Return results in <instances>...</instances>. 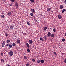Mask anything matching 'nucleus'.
Returning a JSON list of instances; mask_svg holds the SVG:
<instances>
[{"instance_id": "f257e3e1", "label": "nucleus", "mask_w": 66, "mask_h": 66, "mask_svg": "<svg viewBox=\"0 0 66 66\" xmlns=\"http://www.w3.org/2000/svg\"><path fill=\"white\" fill-rule=\"evenodd\" d=\"M31 12H32V13H35V10L33 9H32L31 10Z\"/></svg>"}, {"instance_id": "f03ea898", "label": "nucleus", "mask_w": 66, "mask_h": 66, "mask_svg": "<svg viewBox=\"0 0 66 66\" xmlns=\"http://www.w3.org/2000/svg\"><path fill=\"white\" fill-rule=\"evenodd\" d=\"M51 33H50V32H48L47 34V35H48L47 37H50V36H51Z\"/></svg>"}, {"instance_id": "7ed1b4c3", "label": "nucleus", "mask_w": 66, "mask_h": 66, "mask_svg": "<svg viewBox=\"0 0 66 66\" xmlns=\"http://www.w3.org/2000/svg\"><path fill=\"white\" fill-rule=\"evenodd\" d=\"M10 55H11V56H12L13 55V52L12 51L10 52H9Z\"/></svg>"}, {"instance_id": "20e7f679", "label": "nucleus", "mask_w": 66, "mask_h": 66, "mask_svg": "<svg viewBox=\"0 0 66 66\" xmlns=\"http://www.w3.org/2000/svg\"><path fill=\"white\" fill-rule=\"evenodd\" d=\"M26 46H27L28 48H30V45H29L28 43H26Z\"/></svg>"}, {"instance_id": "39448f33", "label": "nucleus", "mask_w": 66, "mask_h": 66, "mask_svg": "<svg viewBox=\"0 0 66 66\" xmlns=\"http://www.w3.org/2000/svg\"><path fill=\"white\" fill-rule=\"evenodd\" d=\"M15 6H18V3H17V2H16V3H15Z\"/></svg>"}, {"instance_id": "423d86ee", "label": "nucleus", "mask_w": 66, "mask_h": 66, "mask_svg": "<svg viewBox=\"0 0 66 66\" xmlns=\"http://www.w3.org/2000/svg\"><path fill=\"white\" fill-rule=\"evenodd\" d=\"M29 42L30 44H32V43H33V41L32 40H29Z\"/></svg>"}, {"instance_id": "0eeeda50", "label": "nucleus", "mask_w": 66, "mask_h": 66, "mask_svg": "<svg viewBox=\"0 0 66 66\" xmlns=\"http://www.w3.org/2000/svg\"><path fill=\"white\" fill-rule=\"evenodd\" d=\"M17 42L18 43H20V40L19 39L17 40Z\"/></svg>"}, {"instance_id": "6e6552de", "label": "nucleus", "mask_w": 66, "mask_h": 66, "mask_svg": "<svg viewBox=\"0 0 66 66\" xmlns=\"http://www.w3.org/2000/svg\"><path fill=\"white\" fill-rule=\"evenodd\" d=\"M58 18H59V19H61L62 18V16L61 15H58Z\"/></svg>"}, {"instance_id": "1a4fd4ad", "label": "nucleus", "mask_w": 66, "mask_h": 66, "mask_svg": "<svg viewBox=\"0 0 66 66\" xmlns=\"http://www.w3.org/2000/svg\"><path fill=\"white\" fill-rule=\"evenodd\" d=\"M40 60H37V63H40Z\"/></svg>"}, {"instance_id": "9d476101", "label": "nucleus", "mask_w": 66, "mask_h": 66, "mask_svg": "<svg viewBox=\"0 0 66 66\" xmlns=\"http://www.w3.org/2000/svg\"><path fill=\"white\" fill-rule=\"evenodd\" d=\"M43 38H44V39H45V40H46V39H47V37L46 36L43 37Z\"/></svg>"}, {"instance_id": "9b49d317", "label": "nucleus", "mask_w": 66, "mask_h": 66, "mask_svg": "<svg viewBox=\"0 0 66 66\" xmlns=\"http://www.w3.org/2000/svg\"><path fill=\"white\" fill-rule=\"evenodd\" d=\"M50 9H51L49 8H47V11H50L51 10Z\"/></svg>"}, {"instance_id": "f8f14e48", "label": "nucleus", "mask_w": 66, "mask_h": 66, "mask_svg": "<svg viewBox=\"0 0 66 66\" xmlns=\"http://www.w3.org/2000/svg\"><path fill=\"white\" fill-rule=\"evenodd\" d=\"M47 29V28L46 27H45L44 28V31H46V30Z\"/></svg>"}, {"instance_id": "ddd939ff", "label": "nucleus", "mask_w": 66, "mask_h": 66, "mask_svg": "<svg viewBox=\"0 0 66 66\" xmlns=\"http://www.w3.org/2000/svg\"><path fill=\"white\" fill-rule=\"evenodd\" d=\"M14 27V26H10V28L11 29H13V27Z\"/></svg>"}, {"instance_id": "4468645a", "label": "nucleus", "mask_w": 66, "mask_h": 66, "mask_svg": "<svg viewBox=\"0 0 66 66\" xmlns=\"http://www.w3.org/2000/svg\"><path fill=\"white\" fill-rule=\"evenodd\" d=\"M60 8L61 9H63V6L62 5H61L60 6Z\"/></svg>"}, {"instance_id": "2eb2a0df", "label": "nucleus", "mask_w": 66, "mask_h": 66, "mask_svg": "<svg viewBox=\"0 0 66 66\" xmlns=\"http://www.w3.org/2000/svg\"><path fill=\"white\" fill-rule=\"evenodd\" d=\"M40 40H42V41H44V39H43L42 38L40 37Z\"/></svg>"}, {"instance_id": "dca6fc26", "label": "nucleus", "mask_w": 66, "mask_h": 66, "mask_svg": "<svg viewBox=\"0 0 66 66\" xmlns=\"http://www.w3.org/2000/svg\"><path fill=\"white\" fill-rule=\"evenodd\" d=\"M51 37H54V35L53 34L51 35Z\"/></svg>"}, {"instance_id": "f3484780", "label": "nucleus", "mask_w": 66, "mask_h": 66, "mask_svg": "<svg viewBox=\"0 0 66 66\" xmlns=\"http://www.w3.org/2000/svg\"><path fill=\"white\" fill-rule=\"evenodd\" d=\"M30 1L31 3H34V0H30Z\"/></svg>"}, {"instance_id": "a211bd4d", "label": "nucleus", "mask_w": 66, "mask_h": 66, "mask_svg": "<svg viewBox=\"0 0 66 66\" xmlns=\"http://www.w3.org/2000/svg\"><path fill=\"white\" fill-rule=\"evenodd\" d=\"M66 11V9H63L62 10V13H64V11Z\"/></svg>"}, {"instance_id": "6ab92c4d", "label": "nucleus", "mask_w": 66, "mask_h": 66, "mask_svg": "<svg viewBox=\"0 0 66 66\" xmlns=\"http://www.w3.org/2000/svg\"><path fill=\"white\" fill-rule=\"evenodd\" d=\"M40 62H41V63H44V61L42 60H40Z\"/></svg>"}, {"instance_id": "aec40b11", "label": "nucleus", "mask_w": 66, "mask_h": 66, "mask_svg": "<svg viewBox=\"0 0 66 66\" xmlns=\"http://www.w3.org/2000/svg\"><path fill=\"white\" fill-rule=\"evenodd\" d=\"M53 31L54 32V33H55V32L56 31L55 30V29L54 28L53 29Z\"/></svg>"}, {"instance_id": "412c9836", "label": "nucleus", "mask_w": 66, "mask_h": 66, "mask_svg": "<svg viewBox=\"0 0 66 66\" xmlns=\"http://www.w3.org/2000/svg\"><path fill=\"white\" fill-rule=\"evenodd\" d=\"M30 15L31 16H33V14L32 13H31L30 14Z\"/></svg>"}, {"instance_id": "4be33fe9", "label": "nucleus", "mask_w": 66, "mask_h": 66, "mask_svg": "<svg viewBox=\"0 0 66 66\" xmlns=\"http://www.w3.org/2000/svg\"><path fill=\"white\" fill-rule=\"evenodd\" d=\"M9 46L10 48H12V45H11V44L9 45Z\"/></svg>"}, {"instance_id": "5701e85b", "label": "nucleus", "mask_w": 66, "mask_h": 66, "mask_svg": "<svg viewBox=\"0 0 66 66\" xmlns=\"http://www.w3.org/2000/svg\"><path fill=\"white\" fill-rule=\"evenodd\" d=\"M27 23L28 24V26H30V23H29V22L27 21Z\"/></svg>"}, {"instance_id": "b1692460", "label": "nucleus", "mask_w": 66, "mask_h": 66, "mask_svg": "<svg viewBox=\"0 0 66 66\" xmlns=\"http://www.w3.org/2000/svg\"><path fill=\"white\" fill-rule=\"evenodd\" d=\"M15 45H16V44H15V43H13L12 46H15Z\"/></svg>"}, {"instance_id": "393cba45", "label": "nucleus", "mask_w": 66, "mask_h": 66, "mask_svg": "<svg viewBox=\"0 0 66 66\" xmlns=\"http://www.w3.org/2000/svg\"><path fill=\"white\" fill-rule=\"evenodd\" d=\"M1 61L2 62H4V60L2 59L1 60Z\"/></svg>"}, {"instance_id": "a878e982", "label": "nucleus", "mask_w": 66, "mask_h": 66, "mask_svg": "<svg viewBox=\"0 0 66 66\" xmlns=\"http://www.w3.org/2000/svg\"><path fill=\"white\" fill-rule=\"evenodd\" d=\"M32 62H35V60L34 59H32Z\"/></svg>"}, {"instance_id": "bb28decb", "label": "nucleus", "mask_w": 66, "mask_h": 66, "mask_svg": "<svg viewBox=\"0 0 66 66\" xmlns=\"http://www.w3.org/2000/svg\"><path fill=\"white\" fill-rule=\"evenodd\" d=\"M8 15L9 16H10V15H11V13L8 12Z\"/></svg>"}, {"instance_id": "cd10ccee", "label": "nucleus", "mask_w": 66, "mask_h": 66, "mask_svg": "<svg viewBox=\"0 0 66 66\" xmlns=\"http://www.w3.org/2000/svg\"><path fill=\"white\" fill-rule=\"evenodd\" d=\"M10 40H8L7 41V43H10Z\"/></svg>"}, {"instance_id": "c85d7f7f", "label": "nucleus", "mask_w": 66, "mask_h": 66, "mask_svg": "<svg viewBox=\"0 0 66 66\" xmlns=\"http://www.w3.org/2000/svg\"><path fill=\"white\" fill-rule=\"evenodd\" d=\"M27 52H30V50L29 49H27Z\"/></svg>"}, {"instance_id": "c756f323", "label": "nucleus", "mask_w": 66, "mask_h": 66, "mask_svg": "<svg viewBox=\"0 0 66 66\" xmlns=\"http://www.w3.org/2000/svg\"><path fill=\"white\" fill-rule=\"evenodd\" d=\"M5 45V44H3L2 43V47H4V46Z\"/></svg>"}, {"instance_id": "7c9ffc66", "label": "nucleus", "mask_w": 66, "mask_h": 66, "mask_svg": "<svg viewBox=\"0 0 66 66\" xmlns=\"http://www.w3.org/2000/svg\"><path fill=\"white\" fill-rule=\"evenodd\" d=\"M26 66H29V63H27L26 65Z\"/></svg>"}, {"instance_id": "2f4dec72", "label": "nucleus", "mask_w": 66, "mask_h": 66, "mask_svg": "<svg viewBox=\"0 0 66 66\" xmlns=\"http://www.w3.org/2000/svg\"><path fill=\"white\" fill-rule=\"evenodd\" d=\"M62 42H64V41H65V39L63 38L62 39Z\"/></svg>"}, {"instance_id": "473e14b6", "label": "nucleus", "mask_w": 66, "mask_h": 66, "mask_svg": "<svg viewBox=\"0 0 66 66\" xmlns=\"http://www.w3.org/2000/svg\"><path fill=\"white\" fill-rule=\"evenodd\" d=\"M53 53L55 54V55H56V52H54Z\"/></svg>"}, {"instance_id": "72a5a7b5", "label": "nucleus", "mask_w": 66, "mask_h": 66, "mask_svg": "<svg viewBox=\"0 0 66 66\" xmlns=\"http://www.w3.org/2000/svg\"><path fill=\"white\" fill-rule=\"evenodd\" d=\"M24 59H27V56H24Z\"/></svg>"}, {"instance_id": "f704fd0d", "label": "nucleus", "mask_w": 66, "mask_h": 66, "mask_svg": "<svg viewBox=\"0 0 66 66\" xmlns=\"http://www.w3.org/2000/svg\"><path fill=\"white\" fill-rule=\"evenodd\" d=\"M7 34L6 33L5 35L6 37H7L8 36L7 35Z\"/></svg>"}, {"instance_id": "c9c22d12", "label": "nucleus", "mask_w": 66, "mask_h": 66, "mask_svg": "<svg viewBox=\"0 0 66 66\" xmlns=\"http://www.w3.org/2000/svg\"><path fill=\"white\" fill-rule=\"evenodd\" d=\"M64 62L66 63V58L65 59V60L64 61Z\"/></svg>"}, {"instance_id": "e433bc0d", "label": "nucleus", "mask_w": 66, "mask_h": 66, "mask_svg": "<svg viewBox=\"0 0 66 66\" xmlns=\"http://www.w3.org/2000/svg\"><path fill=\"white\" fill-rule=\"evenodd\" d=\"M2 44H5V42H4V41H3V43Z\"/></svg>"}, {"instance_id": "4c0bfd02", "label": "nucleus", "mask_w": 66, "mask_h": 66, "mask_svg": "<svg viewBox=\"0 0 66 66\" xmlns=\"http://www.w3.org/2000/svg\"><path fill=\"white\" fill-rule=\"evenodd\" d=\"M11 1H12V2H14L15 1H14V0H11Z\"/></svg>"}, {"instance_id": "58836bf2", "label": "nucleus", "mask_w": 66, "mask_h": 66, "mask_svg": "<svg viewBox=\"0 0 66 66\" xmlns=\"http://www.w3.org/2000/svg\"><path fill=\"white\" fill-rule=\"evenodd\" d=\"M1 55H2V56H3V53H1Z\"/></svg>"}, {"instance_id": "ea45409f", "label": "nucleus", "mask_w": 66, "mask_h": 66, "mask_svg": "<svg viewBox=\"0 0 66 66\" xmlns=\"http://www.w3.org/2000/svg\"><path fill=\"white\" fill-rule=\"evenodd\" d=\"M2 17H3V18H4V15H3L2 16Z\"/></svg>"}, {"instance_id": "a19ab883", "label": "nucleus", "mask_w": 66, "mask_h": 66, "mask_svg": "<svg viewBox=\"0 0 66 66\" xmlns=\"http://www.w3.org/2000/svg\"><path fill=\"white\" fill-rule=\"evenodd\" d=\"M35 21H37V20L36 19H35Z\"/></svg>"}, {"instance_id": "79ce46f5", "label": "nucleus", "mask_w": 66, "mask_h": 66, "mask_svg": "<svg viewBox=\"0 0 66 66\" xmlns=\"http://www.w3.org/2000/svg\"><path fill=\"white\" fill-rule=\"evenodd\" d=\"M4 2H5V1L6 0H2Z\"/></svg>"}, {"instance_id": "37998d69", "label": "nucleus", "mask_w": 66, "mask_h": 66, "mask_svg": "<svg viewBox=\"0 0 66 66\" xmlns=\"http://www.w3.org/2000/svg\"><path fill=\"white\" fill-rule=\"evenodd\" d=\"M10 6H12V4H10Z\"/></svg>"}, {"instance_id": "c03bdc74", "label": "nucleus", "mask_w": 66, "mask_h": 66, "mask_svg": "<svg viewBox=\"0 0 66 66\" xmlns=\"http://www.w3.org/2000/svg\"><path fill=\"white\" fill-rule=\"evenodd\" d=\"M33 17L34 18H35V16H33Z\"/></svg>"}, {"instance_id": "a18cd8bd", "label": "nucleus", "mask_w": 66, "mask_h": 66, "mask_svg": "<svg viewBox=\"0 0 66 66\" xmlns=\"http://www.w3.org/2000/svg\"><path fill=\"white\" fill-rule=\"evenodd\" d=\"M1 18H3V17H2V15H1Z\"/></svg>"}, {"instance_id": "49530a36", "label": "nucleus", "mask_w": 66, "mask_h": 66, "mask_svg": "<svg viewBox=\"0 0 66 66\" xmlns=\"http://www.w3.org/2000/svg\"><path fill=\"white\" fill-rule=\"evenodd\" d=\"M7 66H10V65H9V64H7Z\"/></svg>"}, {"instance_id": "de8ad7c7", "label": "nucleus", "mask_w": 66, "mask_h": 66, "mask_svg": "<svg viewBox=\"0 0 66 66\" xmlns=\"http://www.w3.org/2000/svg\"><path fill=\"white\" fill-rule=\"evenodd\" d=\"M9 44H7V46H9Z\"/></svg>"}, {"instance_id": "09e8293b", "label": "nucleus", "mask_w": 66, "mask_h": 66, "mask_svg": "<svg viewBox=\"0 0 66 66\" xmlns=\"http://www.w3.org/2000/svg\"><path fill=\"white\" fill-rule=\"evenodd\" d=\"M65 3H66V0H65Z\"/></svg>"}, {"instance_id": "8fccbe9b", "label": "nucleus", "mask_w": 66, "mask_h": 66, "mask_svg": "<svg viewBox=\"0 0 66 66\" xmlns=\"http://www.w3.org/2000/svg\"><path fill=\"white\" fill-rule=\"evenodd\" d=\"M65 36H66V33H65Z\"/></svg>"}]
</instances>
